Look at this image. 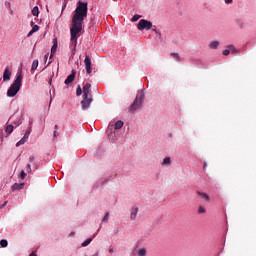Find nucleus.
<instances>
[{"instance_id":"f257e3e1","label":"nucleus","mask_w":256,"mask_h":256,"mask_svg":"<svg viewBox=\"0 0 256 256\" xmlns=\"http://www.w3.org/2000/svg\"><path fill=\"white\" fill-rule=\"evenodd\" d=\"M87 11H89L88 4L78 1L72 17V27L70 28V47H72V55H75L77 51V35L83 31V22L87 17Z\"/></svg>"},{"instance_id":"f03ea898","label":"nucleus","mask_w":256,"mask_h":256,"mask_svg":"<svg viewBox=\"0 0 256 256\" xmlns=\"http://www.w3.org/2000/svg\"><path fill=\"white\" fill-rule=\"evenodd\" d=\"M21 83H23V74L21 73V70L17 72L16 79L11 84L7 91V97H15L17 93L21 90Z\"/></svg>"},{"instance_id":"7ed1b4c3","label":"nucleus","mask_w":256,"mask_h":256,"mask_svg":"<svg viewBox=\"0 0 256 256\" xmlns=\"http://www.w3.org/2000/svg\"><path fill=\"white\" fill-rule=\"evenodd\" d=\"M143 99H145V95L143 93L137 94L134 102L129 107V111H137V109H141Z\"/></svg>"},{"instance_id":"20e7f679","label":"nucleus","mask_w":256,"mask_h":256,"mask_svg":"<svg viewBox=\"0 0 256 256\" xmlns=\"http://www.w3.org/2000/svg\"><path fill=\"white\" fill-rule=\"evenodd\" d=\"M106 135L110 141H118L121 139V129H108Z\"/></svg>"},{"instance_id":"39448f33","label":"nucleus","mask_w":256,"mask_h":256,"mask_svg":"<svg viewBox=\"0 0 256 256\" xmlns=\"http://www.w3.org/2000/svg\"><path fill=\"white\" fill-rule=\"evenodd\" d=\"M152 27H153V22L145 19L140 20L139 23L137 24L138 31H145V30L150 31Z\"/></svg>"},{"instance_id":"423d86ee","label":"nucleus","mask_w":256,"mask_h":256,"mask_svg":"<svg viewBox=\"0 0 256 256\" xmlns=\"http://www.w3.org/2000/svg\"><path fill=\"white\" fill-rule=\"evenodd\" d=\"M91 103H93L92 95H90V97L83 98L81 101L83 111H87V109L91 106Z\"/></svg>"},{"instance_id":"0eeeda50","label":"nucleus","mask_w":256,"mask_h":256,"mask_svg":"<svg viewBox=\"0 0 256 256\" xmlns=\"http://www.w3.org/2000/svg\"><path fill=\"white\" fill-rule=\"evenodd\" d=\"M84 65H85L86 73L88 75H91V73L93 72V69L91 68V58L89 56L85 57Z\"/></svg>"},{"instance_id":"6e6552de","label":"nucleus","mask_w":256,"mask_h":256,"mask_svg":"<svg viewBox=\"0 0 256 256\" xmlns=\"http://www.w3.org/2000/svg\"><path fill=\"white\" fill-rule=\"evenodd\" d=\"M30 135H31V130L26 131L24 136L21 138V140L16 143V147H21V145H25L26 141L29 140Z\"/></svg>"},{"instance_id":"1a4fd4ad","label":"nucleus","mask_w":256,"mask_h":256,"mask_svg":"<svg viewBox=\"0 0 256 256\" xmlns=\"http://www.w3.org/2000/svg\"><path fill=\"white\" fill-rule=\"evenodd\" d=\"M83 99H87V97H91V84L86 83L83 86Z\"/></svg>"},{"instance_id":"9d476101","label":"nucleus","mask_w":256,"mask_h":256,"mask_svg":"<svg viewBox=\"0 0 256 256\" xmlns=\"http://www.w3.org/2000/svg\"><path fill=\"white\" fill-rule=\"evenodd\" d=\"M123 125L124 123L121 120H118L116 122L112 121L109 123L108 129H123Z\"/></svg>"},{"instance_id":"9b49d317","label":"nucleus","mask_w":256,"mask_h":256,"mask_svg":"<svg viewBox=\"0 0 256 256\" xmlns=\"http://www.w3.org/2000/svg\"><path fill=\"white\" fill-rule=\"evenodd\" d=\"M139 213V207L133 206L130 210V219L135 221L137 219V214Z\"/></svg>"},{"instance_id":"f8f14e48","label":"nucleus","mask_w":256,"mask_h":256,"mask_svg":"<svg viewBox=\"0 0 256 256\" xmlns=\"http://www.w3.org/2000/svg\"><path fill=\"white\" fill-rule=\"evenodd\" d=\"M75 81V71H72V73L66 78L65 85H69L70 83H73Z\"/></svg>"},{"instance_id":"ddd939ff","label":"nucleus","mask_w":256,"mask_h":256,"mask_svg":"<svg viewBox=\"0 0 256 256\" xmlns=\"http://www.w3.org/2000/svg\"><path fill=\"white\" fill-rule=\"evenodd\" d=\"M11 79V71H9V67H6L3 73V80L9 81Z\"/></svg>"},{"instance_id":"4468645a","label":"nucleus","mask_w":256,"mask_h":256,"mask_svg":"<svg viewBox=\"0 0 256 256\" xmlns=\"http://www.w3.org/2000/svg\"><path fill=\"white\" fill-rule=\"evenodd\" d=\"M57 51V38H54L53 39V46L51 48V55H50V58L53 57V54L56 53Z\"/></svg>"},{"instance_id":"2eb2a0df","label":"nucleus","mask_w":256,"mask_h":256,"mask_svg":"<svg viewBox=\"0 0 256 256\" xmlns=\"http://www.w3.org/2000/svg\"><path fill=\"white\" fill-rule=\"evenodd\" d=\"M171 165V157H165L161 163L162 167H169Z\"/></svg>"},{"instance_id":"dca6fc26","label":"nucleus","mask_w":256,"mask_h":256,"mask_svg":"<svg viewBox=\"0 0 256 256\" xmlns=\"http://www.w3.org/2000/svg\"><path fill=\"white\" fill-rule=\"evenodd\" d=\"M23 187H25V183H15L12 186V189L16 190V191H21V189H23Z\"/></svg>"},{"instance_id":"f3484780","label":"nucleus","mask_w":256,"mask_h":256,"mask_svg":"<svg viewBox=\"0 0 256 256\" xmlns=\"http://www.w3.org/2000/svg\"><path fill=\"white\" fill-rule=\"evenodd\" d=\"M229 49H230V50H224V51H223V55L227 56V55H229V53H231V51H233L234 53H235V51H236V50H235V46H233V45H230V46H229Z\"/></svg>"},{"instance_id":"a211bd4d","label":"nucleus","mask_w":256,"mask_h":256,"mask_svg":"<svg viewBox=\"0 0 256 256\" xmlns=\"http://www.w3.org/2000/svg\"><path fill=\"white\" fill-rule=\"evenodd\" d=\"M37 67H39V60H34L32 62V67H31V71H35L37 69Z\"/></svg>"},{"instance_id":"6ab92c4d","label":"nucleus","mask_w":256,"mask_h":256,"mask_svg":"<svg viewBox=\"0 0 256 256\" xmlns=\"http://www.w3.org/2000/svg\"><path fill=\"white\" fill-rule=\"evenodd\" d=\"M30 25L32 27V33H37V31H39V26L35 25V22H31Z\"/></svg>"},{"instance_id":"aec40b11","label":"nucleus","mask_w":256,"mask_h":256,"mask_svg":"<svg viewBox=\"0 0 256 256\" xmlns=\"http://www.w3.org/2000/svg\"><path fill=\"white\" fill-rule=\"evenodd\" d=\"M93 241V238H87L83 243L82 247H88V245H91V242Z\"/></svg>"},{"instance_id":"412c9836","label":"nucleus","mask_w":256,"mask_h":256,"mask_svg":"<svg viewBox=\"0 0 256 256\" xmlns=\"http://www.w3.org/2000/svg\"><path fill=\"white\" fill-rule=\"evenodd\" d=\"M138 256H147V249L145 248H140L138 250Z\"/></svg>"},{"instance_id":"4be33fe9","label":"nucleus","mask_w":256,"mask_h":256,"mask_svg":"<svg viewBox=\"0 0 256 256\" xmlns=\"http://www.w3.org/2000/svg\"><path fill=\"white\" fill-rule=\"evenodd\" d=\"M76 95L77 97H81V95H83V89L81 88V85L77 86Z\"/></svg>"},{"instance_id":"5701e85b","label":"nucleus","mask_w":256,"mask_h":256,"mask_svg":"<svg viewBox=\"0 0 256 256\" xmlns=\"http://www.w3.org/2000/svg\"><path fill=\"white\" fill-rule=\"evenodd\" d=\"M32 15H34V17H39V7L35 6L32 9Z\"/></svg>"},{"instance_id":"b1692460","label":"nucleus","mask_w":256,"mask_h":256,"mask_svg":"<svg viewBox=\"0 0 256 256\" xmlns=\"http://www.w3.org/2000/svg\"><path fill=\"white\" fill-rule=\"evenodd\" d=\"M209 47L210 49H217V47H219V42L213 41L210 43Z\"/></svg>"},{"instance_id":"393cba45","label":"nucleus","mask_w":256,"mask_h":256,"mask_svg":"<svg viewBox=\"0 0 256 256\" xmlns=\"http://www.w3.org/2000/svg\"><path fill=\"white\" fill-rule=\"evenodd\" d=\"M198 195L202 198L205 199V201H209V195L203 192H198Z\"/></svg>"},{"instance_id":"a878e982","label":"nucleus","mask_w":256,"mask_h":256,"mask_svg":"<svg viewBox=\"0 0 256 256\" xmlns=\"http://www.w3.org/2000/svg\"><path fill=\"white\" fill-rule=\"evenodd\" d=\"M140 19H141V15L135 14V15L132 17L131 21H132V22H136V21H139Z\"/></svg>"},{"instance_id":"bb28decb","label":"nucleus","mask_w":256,"mask_h":256,"mask_svg":"<svg viewBox=\"0 0 256 256\" xmlns=\"http://www.w3.org/2000/svg\"><path fill=\"white\" fill-rule=\"evenodd\" d=\"M0 245H1V247L5 248V247H7V245H9V242H7L6 239H2L0 241Z\"/></svg>"},{"instance_id":"cd10ccee","label":"nucleus","mask_w":256,"mask_h":256,"mask_svg":"<svg viewBox=\"0 0 256 256\" xmlns=\"http://www.w3.org/2000/svg\"><path fill=\"white\" fill-rule=\"evenodd\" d=\"M108 221H109V212H106L103 219H102V222L107 223Z\"/></svg>"},{"instance_id":"c85d7f7f","label":"nucleus","mask_w":256,"mask_h":256,"mask_svg":"<svg viewBox=\"0 0 256 256\" xmlns=\"http://www.w3.org/2000/svg\"><path fill=\"white\" fill-rule=\"evenodd\" d=\"M171 56L174 57V59H176V61H181V57L179 56V54L172 52Z\"/></svg>"},{"instance_id":"c756f323","label":"nucleus","mask_w":256,"mask_h":256,"mask_svg":"<svg viewBox=\"0 0 256 256\" xmlns=\"http://www.w3.org/2000/svg\"><path fill=\"white\" fill-rule=\"evenodd\" d=\"M205 207H203V206H200L199 208H198V213H200V215L201 214H203V213H205Z\"/></svg>"},{"instance_id":"7c9ffc66","label":"nucleus","mask_w":256,"mask_h":256,"mask_svg":"<svg viewBox=\"0 0 256 256\" xmlns=\"http://www.w3.org/2000/svg\"><path fill=\"white\" fill-rule=\"evenodd\" d=\"M25 177H27V174L25 173L24 170H22V171L20 172V178H21V179H25Z\"/></svg>"},{"instance_id":"2f4dec72","label":"nucleus","mask_w":256,"mask_h":256,"mask_svg":"<svg viewBox=\"0 0 256 256\" xmlns=\"http://www.w3.org/2000/svg\"><path fill=\"white\" fill-rule=\"evenodd\" d=\"M31 171H32V170H31V164H27V165H26V172H27V173H31Z\"/></svg>"},{"instance_id":"473e14b6","label":"nucleus","mask_w":256,"mask_h":256,"mask_svg":"<svg viewBox=\"0 0 256 256\" xmlns=\"http://www.w3.org/2000/svg\"><path fill=\"white\" fill-rule=\"evenodd\" d=\"M57 137H59V132H57V130H55L54 136H53V141H55V139H57Z\"/></svg>"},{"instance_id":"72a5a7b5","label":"nucleus","mask_w":256,"mask_h":256,"mask_svg":"<svg viewBox=\"0 0 256 256\" xmlns=\"http://www.w3.org/2000/svg\"><path fill=\"white\" fill-rule=\"evenodd\" d=\"M6 135H11L13 133V129H6Z\"/></svg>"},{"instance_id":"f704fd0d","label":"nucleus","mask_w":256,"mask_h":256,"mask_svg":"<svg viewBox=\"0 0 256 256\" xmlns=\"http://www.w3.org/2000/svg\"><path fill=\"white\" fill-rule=\"evenodd\" d=\"M7 203H9L8 201H5L1 206L0 209H4V207H7Z\"/></svg>"},{"instance_id":"c9c22d12","label":"nucleus","mask_w":256,"mask_h":256,"mask_svg":"<svg viewBox=\"0 0 256 256\" xmlns=\"http://www.w3.org/2000/svg\"><path fill=\"white\" fill-rule=\"evenodd\" d=\"M33 161H35V157L30 156V157H29V163H33Z\"/></svg>"},{"instance_id":"e433bc0d","label":"nucleus","mask_w":256,"mask_h":256,"mask_svg":"<svg viewBox=\"0 0 256 256\" xmlns=\"http://www.w3.org/2000/svg\"><path fill=\"white\" fill-rule=\"evenodd\" d=\"M225 3L229 4V3H233V0H224Z\"/></svg>"},{"instance_id":"4c0bfd02","label":"nucleus","mask_w":256,"mask_h":256,"mask_svg":"<svg viewBox=\"0 0 256 256\" xmlns=\"http://www.w3.org/2000/svg\"><path fill=\"white\" fill-rule=\"evenodd\" d=\"M33 33H35V32H33V30H31V31L28 33V37H31V35H33Z\"/></svg>"},{"instance_id":"58836bf2","label":"nucleus","mask_w":256,"mask_h":256,"mask_svg":"<svg viewBox=\"0 0 256 256\" xmlns=\"http://www.w3.org/2000/svg\"><path fill=\"white\" fill-rule=\"evenodd\" d=\"M47 59H49V56L46 54V55L44 56V61L47 62Z\"/></svg>"},{"instance_id":"ea45409f","label":"nucleus","mask_w":256,"mask_h":256,"mask_svg":"<svg viewBox=\"0 0 256 256\" xmlns=\"http://www.w3.org/2000/svg\"><path fill=\"white\" fill-rule=\"evenodd\" d=\"M99 233V229L97 230V232L93 235V239H95V237H97V234Z\"/></svg>"},{"instance_id":"a19ab883","label":"nucleus","mask_w":256,"mask_h":256,"mask_svg":"<svg viewBox=\"0 0 256 256\" xmlns=\"http://www.w3.org/2000/svg\"><path fill=\"white\" fill-rule=\"evenodd\" d=\"M114 251H115V250H114L113 248H110V249H109V253H114Z\"/></svg>"},{"instance_id":"79ce46f5","label":"nucleus","mask_w":256,"mask_h":256,"mask_svg":"<svg viewBox=\"0 0 256 256\" xmlns=\"http://www.w3.org/2000/svg\"><path fill=\"white\" fill-rule=\"evenodd\" d=\"M74 236H75V232H71L70 237H74Z\"/></svg>"},{"instance_id":"37998d69","label":"nucleus","mask_w":256,"mask_h":256,"mask_svg":"<svg viewBox=\"0 0 256 256\" xmlns=\"http://www.w3.org/2000/svg\"><path fill=\"white\" fill-rule=\"evenodd\" d=\"M6 129H13V126H7Z\"/></svg>"},{"instance_id":"c03bdc74","label":"nucleus","mask_w":256,"mask_h":256,"mask_svg":"<svg viewBox=\"0 0 256 256\" xmlns=\"http://www.w3.org/2000/svg\"><path fill=\"white\" fill-rule=\"evenodd\" d=\"M203 167H204V169L207 167V162H204V166Z\"/></svg>"},{"instance_id":"a18cd8bd","label":"nucleus","mask_w":256,"mask_h":256,"mask_svg":"<svg viewBox=\"0 0 256 256\" xmlns=\"http://www.w3.org/2000/svg\"><path fill=\"white\" fill-rule=\"evenodd\" d=\"M48 65H51V61L48 63Z\"/></svg>"}]
</instances>
